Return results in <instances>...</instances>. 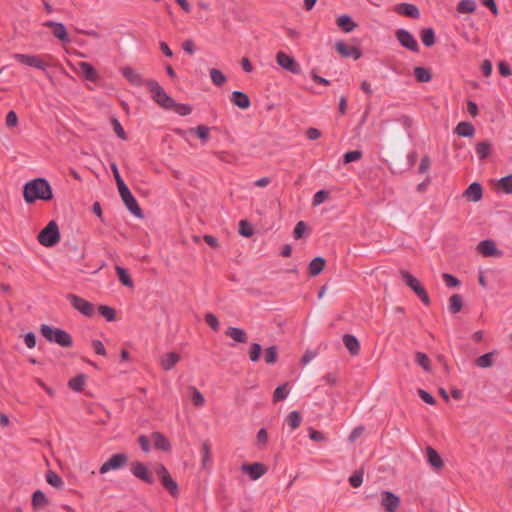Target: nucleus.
Instances as JSON below:
<instances>
[{"instance_id": "2f4dec72", "label": "nucleus", "mask_w": 512, "mask_h": 512, "mask_svg": "<svg viewBox=\"0 0 512 512\" xmlns=\"http://www.w3.org/2000/svg\"><path fill=\"white\" fill-rule=\"evenodd\" d=\"M475 151L479 160L486 159L492 151V145L489 141H482L476 144Z\"/></svg>"}, {"instance_id": "aec40b11", "label": "nucleus", "mask_w": 512, "mask_h": 512, "mask_svg": "<svg viewBox=\"0 0 512 512\" xmlns=\"http://www.w3.org/2000/svg\"><path fill=\"white\" fill-rule=\"evenodd\" d=\"M122 75L135 86H146L147 80H144L140 73L131 67H124L121 70Z\"/></svg>"}, {"instance_id": "bb28decb", "label": "nucleus", "mask_w": 512, "mask_h": 512, "mask_svg": "<svg viewBox=\"0 0 512 512\" xmlns=\"http://www.w3.org/2000/svg\"><path fill=\"white\" fill-rule=\"evenodd\" d=\"M495 355H497V351L496 350L488 352V353H485V354L479 356L475 360L476 366L479 367V368H482V369H486V368L491 367L493 365V363H494Z\"/></svg>"}, {"instance_id": "338daca9", "label": "nucleus", "mask_w": 512, "mask_h": 512, "mask_svg": "<svg viewBox=\"0 0 512 512\" xmlns=\"http://www.w3.org/2000/svg\"><path fill=\"white\" fill-rule=\"evenodd\" d=\"M195 133L203 141H206L209 137V129H208V127H206L204 125L197 126L195 128Z\"/></svg>"}, {"instance_id": "a19ab883", "label": "nucleus", "mask_w": 512, "mask_h": 512, "mask_svg": "<svg viewBox=\"0 0 512 512\" xmlns=\"http://www.w3.org/2000/svg\"><path fill=\"white\" fill-rule=\"evenodd\" d=\"M463 306L462 297L459 294H454L449 299V310L455 314L461 311Z\"/></svg>"}, {"instance_id": "f257e3e1", "label": "nucleus", "mask_w": 512, "mask_h": 512, "mask_svg": "<svg viewBox=\"0 0 512 512\" xmlns=\"http://www.w3.org/2000/svg\"><path fill=\"white\" fill-rule=\"evenodd\" d=\"M23 197L26 203L37 200L49 201L53 198L52 188L45 178H36L24 185Z\"/></svg>"}, {"instance_id": "4c0bfd02", "label": "nucleus", "mask_w": 512, "mask_h": 512, "mask_svg": "<svg viewBox=\"0 0 512 512\" xmlns=\"http://www.w3.org/2000/svg\"><path fill=\"white\" fill-rule=\"evenodd\" d=\"M119 281L126 287H133V281L130 275L127 273L126 269L121 266H116L115 268Z\"/></svg>"}, {"instance_id": "5701e85b", "label": "nucleus", "mask_w": 512, "mask_h": 512, "mask_svg": "<svg viewBox=\"0 0 512 512\" xmlns=\"http://www.w3.org/2000/svg\"><path fill=\"white\" fill-rule=\"evenodd\" d=\"M231 102L241 108V109H247L250 107V99L247 94L241 91H233L231 94Z\"/></svg>"}, {"instance_id": "dca6fc26", "label": "nucleus", "mask_w": 512, "mask_h": 512, "mask_svg": "<svg viewBox=\"0 0 512 512\" xmlns=\"http://www.w3.org/2000/svg\"><path fill=\"white\" fill-rule=\"evenodd\" d=\"M124 202L126 208L137 218H143V212L138 205L136 198L133 196L131 191L129 193L120 196Z\"/></svg>"}, {"instance_id": "3c124183", "label": "nucleus", "mask_w": 512, "mask_h": 512, "mask_svg": "<svg viewBox=\"0 0 512 512\" xmlns=\"http://www.w3.org/2000/svg\"><path fill=\"white\" fill-rule=\"evenodd\" d=\"M362 157V152L359 150L348 151L343 156V161L345 164L358 161Z\"/></svg>"}, {"instance_id": "052dcab7", "label": "nucleus", "mask_w": 512, "mask_h": 512, "mask_svg": "<svg viewBox=\"0 0 512 512\" xmlns=\"http://www.w3.org/2000/svg\"><path fill=\"white\" fill-rule=\"evenodd\" d=\"M202 465L206 466L210 462V445L207 441L202 443Z\"/></svg>"}, {"instance_id": "2eb2a0df", "label": "nucleus", "mask_w": 512, "mask_h": 512, "mask_svg": "<svg viewBox=\"0 0 512 512\" xmlns=\"http://www.w3.org/2000/svg\"><path fill=\"white\" fill-rule=\"evenodd\" d=\"M44 26L52 28L53 29V35L57 39H59L61 42H63V43L70 42V39H69L68 34H67L66 27H65V25L63 23L55 22V21H52V20H48V21H46L44 23Z\"/></svg>"}, {"instance_id": "cd10ccee", "label": "nucleus", "mask_w": 512, "mask_h": 512, "mask_svg": "<svg viewBox=\"0 0 512 512\" xmlns=\"http://www.w3.org/2000/svg\"><path fill=\"white\" fill-rule=\"evenodd\" d=\"M325 264L326 261L323 257H315L308 265L309 274L311 276L319 275L323 271Z\"/></svg>"}, {"instance_id": "7c9ffc66", "label": "nucleus", "mask_w": 512, "mask_h": 512, "mask_svg": "<svg viewBox=\"0 0 512 512\" xmlns=\"http://www.w3.org/2000/svg\"><path fill=\"white\" fill-rule=\"evenodd\" d=\"M79 67L84 77L91 82H96L98 79L97 71L93 68V66L88 62H80Z\"/></svg>"}, {"instance_id": "69168bd1", "label": "nucleus", "mask_w": 512, "mask_h": 512, "mask_svg": "<svg viewBox=\"0 0 512 512\" xmlns=\"http://www.w3.org/2000/svg\"><path fill=\"white\" fill-rule=\"evenodd\" d=\"M92 347L94 349V352L97 355L105 356L106 355V349L104 347V344L100 340H92Z\"/></svg>"}, {"instance_id": "c03bdc74", "label": "nucleus", "mask_w": 512, "mask_h": 512, "mask_svg": "<svg viewBox=\"0 0 512 512\" xmlns=\"http://www.w3.org/2000/svg\"><path fill=\"white\" fill-rule=\"evenodd\" d=\"M457 9L460 13H473L476 10V3L474 0H462Z\"/></svg>"}, {"instance_id": "49530a36", "label": "nucleus", "mask_w": 512, "mask_h": 512, "mask_svg": "<svg viewBox=\"0 0 512 512\" xmlns=\"http://www.w3.org/2000/svg\"><path fill=\"white\" fill-rule=\"evenodd\" d=\"M99 313L102 317H104L107 321L111 322L115 320V310L107 305H101L98 308Z\"/></svg>"}, {"instance_id": "f3484780", "label": "nucleus", "mask_w": 512, "mask_h": 512, "mask_svg": "<svg viewBox=\"0 0 512 512\" xmlns=\"http://www.w3.org/2000/svg\"><path fill=\"white\" fill-rule=\"evenodd\" d=\"M394 11L399 15L410 17L412 19H418L420 17V11L418 7L410 3L397 4L394 8Z\"/></svg>"}, {"instance_id": "20e7f679", "label": "nucleus", "mask_w": 512, "mask_h": 512, "mask_svg": "<svg viewBox=\"0 0 512 512\" xmlns=\"http://www.w3.org/2000/svg\"><path fill=\"white\" fill-rule=\"evenodd\" d=\"M38 241L45 247H53L60 241L58 225L55 221H50L44 229L38 234Z\"/></svg>"}, {"instance_id": "6e6d98bb", "label": "nucleus", "mask_w": 512, "mask_h": 512, "mask_svg": "<svg viewBox=\"0 0 512 512\" xmlns=\"http://www.w3.org/2000/svg\"><path fill=\"white\" fill-rule=\"evenodd\" d=\"M442 278L446 286L449 288L457 287L460 284V281L452 274L444 273Z\"/></svg>"}, {"instance_id": "79ce46f5", "label": "nucleus", "mask_w": 512, "mask_h": 512, "mask_svg": "<svg viewBox=\"0 0 512 512\" xmlns=\"http://www.w3.org/2000/svg\"><path fill=\"white\" fill-rule=\"evenodd\" d=\"M188 390L191 393V400L196 407H202L205 403V398L202 393L194 386H190Z\"/></svg>"}, {"instance_id": "473e14b6", "label": "nucleus", "mask_w": 512, "mask_h": 512, "mask_svg": "<svg viewBox=\"0 0 512 512\" xmlns=\"http://www.w3.org/2000/svg\"><path fill=\"white\" fill-rule=\"evenodd\" d=\"M226 335L238 343H246L247 342L246 333L241 328L229 327L228 330L226 331Z\"/></svg>"}, {"instance_id": "864d4df0", "label": "nucleus", "mask_w": 512, "mask_h": 512, "mask_svg": "<svg viewBox=\"0 0 512 512\" xmlns=\"http://www.w3.org/2000/svg\"><path fill=\"white\" fill-rule=\"evenodd\" d=\"M252 226L246 221L241 220L239 223V233L244 237H250L253 234Z\"/></svg>"}, {"instance_id": "c756f323", "label": "nucleus", "mask_w": 512, "mask_h": 512, "mask_svg": "<svg viewBox=\"0 0 512 512\" xmlns=\"http://www.w3.org/2000/svg\"><path fill=\"white\" fill-rule=\"evenodd\" d=\"M455 133L461 137H472L475 133V128L471 123L463 121L457 124Z\"/></svg>"}, {"instance_id": "6ab92c4d", "label": "nucleus", "mask_w": 512, "mask_h": 512, "mask_svg": "<svg viewBox=\"0 0 512 512\" xmlns=\"http://www.w3.org/2000/svg\"><path fill=\"white\" fill-rule=\"evenodd\" d=\"M241 470L242 472L249 474L252 480H257L266 473V467L261 463L242 465Z\"/></svg>"}, {"instance_id": "423d86ee", "label": "nucleus", "mask_w": 512, "mask_h": 512, "mask_svg": "<svg viewBox=\"0 0 512 512\" xmlns=\"http://www.w3.org/2000/svg\"><path fill=\"white\" fill-rule=\"evenodd\" d=\"M400 274L405 284L415 292L425 305H429V296L420 281L408 271L401 270Z\"/></svg>"}, {"instance_id": "ea45409f", "label": "nucleus", "mask_w": 512, "mask_h": 512, "mask_svg": "<svg viewBox=\"0 0 512 512\" xmlns=\"http://www.w3.org/2000/svg\"><path fill=\"white\" fill-rule=\"evenodd\" d=\"M301 420V415L298 411H291L286 417V422L291 430L297 429L301 424Z\"/></svg>"}, {"instance_id": "e2e57ef3", "label": "nucleus", "mask_w": 512, "mask_h": 512, "mask_svg": "<svg viewBox=\"0 0 512 512\" xmlns=\"http://www.w3.org/2000/svg\"><path fill=\"white\" fill-rule=\"evenodd\" d=\"M112 124L114 126V131L115 133L117 134V136L120 138V139H123L125 140L126 139V133L122 127V125L120 124V122L116 119V118H113L112 119Z\"/></svg>"}, {"instance_id": "bf43d9fd", "label": "nucleus", "mask_w": 512, "mask_h": 512, "mask_svg": "<svg viewBox=\"0 0 512 512\" xmlns=\"http://www.w3.org/2000/svg\"><path fill=\"white\" fill-rule=\"evenodd\" d=\"M177 114L181 116L189 115L192 112V108L188 104H177L173 107Z\"/></svg>"}, {"instance_id": "a878e982", "label": "nucleus", "mask_w": 512, "mask_h": 512, "mask_svg": "<svg viewBox=\"0 0 512 512\" xmlns=\"http://www.w3.org/2000/svg\"><path fill=\"white\" fill-rule=\"evenodd\" d=\"M343 343H344L345 347L347 348V350L352 355H357L359 353L360 343L355 336H353L351 334H345L343 336Z\"/></svg>"}, {"instance_id": "774afa93", "label": "nucleus", "mask_w": 512, "mask_h": 512, "mask_svg": "<svg viewBox=\"0 0 512 512\" xmlns=\"http://www.w3.org/2000/svg\"><path fill=\"white\" fill-rule=\"evenodd\" d=\"M305 231H306V224H305L303 221H299V222L296 224V226H295V228H294V231H293V233H294V237H295L296 239H300V238H302V237H303V235H304V233H305Z\"/></svg>"}, {"instance_id": "b1692460", "label": "nucleus", "mask_w": 512, "mask_h": 512, "mask_svg": "<svg viewBox=\"0 0 512 512\" xmlns=\"http://www.w3.org/2000/svg\"><path fill=\"white\" fill-rule=\"evenodd\" d=\"M152 440L154 442V446L162 451H169L171 449V444L167 437L160 433V432H154L151 435Z\"/></svg>"}, {"instance_id": "6e6552de", "label": "nucleus", "mask_w": 512, "mask_h": 512, "mask_svg": "<svg viewBox=\"0 0 512 512\" xmlns=\"http://www.w3.org/2000/svg\"><path fill=\"white\" fill-rule=\"evenodd\" d=\"M276 63L284 70L292 74H300L301 67L295 58L291 55L286 54L283 51H279L276 54Z\"/></svg>"}, {"instance_id": "c85d7f7f", "label": "nucleus", "mask_w": 512, "mask_h": 512, "mask_svg": "<svg viewBox=\"0 0 512 512\" xmlns=\"http://www.w3.org/2000/svg\"><path fill=\"white\" fill-rule=\"evenodd\" d=\"M426 457L432 467L439 469L443 466V461L438 452L430 446L426 448Z\"/></svg>"}, {"instance_id": "c9c22d12", "label": "nucleus", "mask_w": 512, "mask_h": 512, "mask_svg": "<svg viewBox=\"0 0 512 512\" xmlns=\"http://www.w3.org/2000/svg\"><path fill=\"white\" fill-rule=\"evenodd\" d=\"M48 503L47 497L41 490H37L32 495V506L36 509L44 507Z\"/></svg>"}, {"instance_id": "37998d69", "label": "nucleus", "mask_w": 512, "mask_h": 512, "mask_svg": "<svg viewBox=\"0 0 512 512\" xmlns=\"http://www.w3.org/2000/svg\"><path fill=\"white\" fill-rule=\"evenodd\" d=\"M46 481L53 487L61 489L64 485L62 478L55 472L49 471L46 474Z\"/></svg>"}, {"instance_id": "13d9d810", "label": "nucleus", "mask_w": 512, "mask_h": 512, "mask_svg": "<svg viewBox=\"0 0 512 512\" xmlns=\"http://www.w3.org/2000/svg\"><path fill=\"white\" fill-rule=\"evenodd\" d=\"M349 483L352 487H360L363 483V473L356 472L349 477Z\"/></svg>"}, {"instance_id": "58836bf2", "label": "nucleus", "mask_w": 512, "mask_h": 512, "mask_svg": "<svg viewBox=\"0 0 512 512\" xmlns=\"http://www.w3.org/2000/svg\"><path fill=\"white\" fill-rule=\"evenodd\" d=\"M210 78L212 83L218 87L222 86L227 81L226 76L216 68L210 70Z\"/></svg>"}, {"instance_id": "e433bc0d", "label": "nucleus", "mask_w": 512, "mask_h": 512, "mask_svg": "<svg viewBox=\"0 0 512 512\" xmlns=\"http://www.w3.org/2000/svg\"><path fill=\"white\" fill-rule=\"evenodd\" d=\"M85 385V376L83 374H79L74 378L70 379L68 382V386L75 392H81Z\"/></svg>"}, {"instance_id": "680f3d73", "label": "nucleus", "mask_w": 512, "mask_h": 512, "mask_svg": "<svg viewBox=\"0 0 512 512\" xmlns=\"http://www.w3.org/2000/svg\"><path fill=\"white\" fill-rule=\"evenodd\" d=\"M430 166H431L430 158L428 156H423L420 160L418 172L420 174H424L429 170Z\"/></svg>"}, {"instance_id": "1a4fd4ad", "label": "nucleus", "mask_w": 512, "mask_h": 512, "mask_svg": "<svg viewBox=\"0 0 512 512\" xmlns=\"http://www.w3.org/2000/svg\"><path fill=\"white\" fill-rule=\"evenodd\" d=\"M67 299L70 301L72 307L84 316L91 317L94 314V305L84 298L75 294H69Z\"/></svg>"}, {"instance_id": "f8f14e48", "label": "nucleus", "mask_w": 512, "mask_h": 512, "mask_svg": "<svg viewBox=\"0 0 512 512\" xmlns=\"http://www.w3.org/2000/svg\"><path fill=\"white\" fill-rule=\"evenodd\" d=\"M381 505L385 512H396L400 505V499L391 491H383L381 493Z\"/></svg>"}, {"instance_id": "a18cd8bd", "label": "nucleus", "mask_w": 512, "mask_h": 512, "mask_svg": "<svg viewBox=\"0 0 512 512\" xmlns=\"http://www.w3.org/2000/svg\"><path fill=\"white\" fill-rule=\"evenodd\" d=\"M288 394V384L279 385L274 391L273 400L274 402L282 401L287 398Z\"/></svg>"}, {"instance_id": "39448f33", "label": "nucleus", "mask_w": 512, "mask_h": 512, "mask_svg": "<svg viewBox=\"0 0 512 512\" xmlns=\"http://www.w3.org/2000/svg\"><path fill=\"white\" fill-rule=\"evenodd\" d=\"M156 475L159 477L163 487L168 490L172 497H178L179 487L177 482L172 478L169 471L163 464H157L154 467Z\"/></svg>"}, {"instance_id": "393cba45", "label": "nucleus", "mask_w": 512, "mask_h": 512, "mask_svg": "<svg viewBox=\"0 0 512 512\" xmlns=\"http://www.w3.org/2000/svg\"><path fill=\"white\" fill-rule=\"evenodd\" d=\"M336 23L345 33H349L357 27L356 22L346 14L340 15Z\"/></svg>"}, {"instance_id": "09e8293b", "label": "nucleus", "mask_w": 512, "mask_h": 512, "mask_svg": "<svg viewBox=\"0 0 512 512\" xmlns=\"http://www.w3.org/2000/svg\"><path fill=\"white\" fill-rule=\"evenodd\" d=\"M277 348L270 346L265 350L264 360L267 364H274L277 361Z\"/></svg>"}, {"instance_id": "de8ad7c7", "label": "nucleus", "mask_w": 512, "mask_h": 512, "mask_svg": "<svg viewBox=\"0 0 512 512\" xmlns=\"http://www.w3.org/2000/svg\"><path fill=\"white\" fill-rule=\"evenodd\" d=\"M415 358L419 366H421L425 371H430V360L425 353L417 352L415 354Z\"/></svg>"}, {"instance_id": "ddd939ff", "label": "nucleus", "mask_w": 512, "mask_h": 512, "mask_svg": "<svg viewBox=\"0 0 512 512\" xmlns=\"http://www.w3.org/2000/svg\"><path fill=\"white\" fill-rule=\"evenodd\" d=\"M336 51L343 57L353 58L357 60L361 57V51L356 46H349L344 41H337L335 43Z\"/></svg>"}, {"instance_id": "4468645a", "label": "nucleus", "mask_w": 512, "mask_h": 512, "mask_svg": "<svg viewBox=\"0 0 512 512\" xmlns=\"http://www.w3.org/2000/svg\"><path fill=\"white\" fill-rule=\"evenodd\" d=\"M131 473L136 477L144 481L145 483L152 484L154 479L151 473L148 471L145 464L142 462H134L131 465Z\"/></svg>"}, {"instance_id": "4d7b16f0", "label": "nucleus", "mask_w": 512, "mask_h": 512, "mask_svg": "<svg viewBox=\"0 0 512 512\" xmlns=\"http://www.w3.org/2000/svg\"><path fill=\"white\" fill-rule=\"evenodd\" d=\"M205 321L211 327V329H213L214 331H218L220 324L218 318L214 314H206Z\"/></svg>"}, {"instance_id": "9b49d317", "label": "nucleus", "mask_w": 512, "mask_h": 512, "mask_svg": "<svg viewBox=\"0 0 512 512\" xmlns=\"http://www.w3.org/2000/svg\"><path fill=\"white\" fill-rule=\"evenodd\" d=\"M13 58L23 65L39 70H45L47 68V64L39 56L15 53Z\"/></svg>"}, {"instance_id": "4be33fe9", "label": "nucleus", "mask_w": 512, "mask_h": 512, "mask_svg": "<svg viewBox=\"0 0 512 512\" xmlns=\"http://www.w3.org/2000/svg\"><path fill=\"white\" fill-rule=\"evenodd\" d=\"M180 355L176 352H168L160 360V366L163 370L169 371L180 361Z\"/></svg>"}, {"instance_id": "7ed1b4c3", "label": "nucleus", "mask_w": 512, "mask_h": 512, "mask_svg": "<svg viewBox=\"0 0 512 512\" xmlns=\"http://www.w3.org/2000/svg\"><path fill=\"white\" fill-rule=\"evenodd\" d=\"M146 86L151 92L152 99L160 107L164 109H172L175 106V101L170 97L164 88L154 79L147 80Z\"/></svg>"}, {"instance_id": "f704fd0d", "label": "nucleus", "mask_w": 512, "mask_h": 512, "mask_svg": "<svg viewBox=\"0 0 512 512\" xmlns=\"http://www.w3.org/2000/svg\"><path fill=\"white\" fill-rule=\"evenodd\" d=\"M414 75L416 80L421 83L429 82L432 78L430 71L427 68L421 66L414 68Z\"/></svg>"}, {"instance_id": "0e129e2a", "label": "nucleus", "mask_w": 512, "mask_h": 512, "mask_svg": "<svg viewBox=\"0 0 512 512\" xmlns=\"http://www.w3.org/2000/svg\"><path fill=\"white\" fill-rule=\"evenodd\" d=\"M268 440V433L265 428H261L257 433V443L262 448L266 445Z\"/></svg>"}, {"instance_id": "0eeeda50", "label": "nucleus", "mask_w": 512, "mask_h": 512, "mask_svg": "<svg viewBox=\"0 0 512 512\" xmlns=\"http://www.w3.org/2000/svg\"><path fill=\"white\" fill-rule=\"evenodd\" d=\"M128 462V457L124 453L113 454L107 461H105L99 468L100 474H106L112 470L121 469Z\"/></svg>"}, {"instance_id": "8fccbe9b", "label": "nucleus", "mask_w": 512, "mask_h": 512, "mask_svg": "<svg viewBox=\"0 0 512 512\" xmlns=\"http://www.w3.org/2000/svg\"><path fill=\"white\" fill-rule=\"evenodd\" d=\"M329 197V192L326 190H319L316 192L312 199L313 206H318L324 203Z\"/></svg>"}, {"instance_id": "72a5a7b5", "label": "nucleus", "mask_w": 512, "mask_h": 512, "mask_svg": "<svg viewBox=\"0 0 512 512\" xmlns=\"http://www.w3.org/2000/svg\"><path fill=\"white\" fill-rule=\"evenodd\" d=\"M421 41L426 47H430L435 44V32L433 28L422 29L420 33Z\"/></svg>"}, {"instance_id": "9d476101", "label": "nucleus", "mask_w": 512, "mask_h": 512, "mask_svg": "<svg viewBox=\"0 0 512 512\" xmlns=\"http://www.w3.org/2000/svg\"><path fill=\"white\" fill-rule=\"evenodd\" d=\"M395 37L400 45L413 52H418L419 46L414 36L405 29H398L395 32Z\"/></svg>"}, {"instance_id": "412c9836", "label": "nucleus", "mask_w": 512, "mask_h": 512, "mask_svg": "<svg viewBox=\"0 0 512 512\" xmlns=\"http://www.w3.org/2000/svg\"><path fill=\"white\" fill-rule=\"evenodd\" d=\"M478 252L481 253L483 256L491 257L495 255H499L500 252L496 247V244L492 240H483L479 243Z\"/></svg>"}, {"instance_id": "603ef678", "label": "nucleus", "mask_w": 512, "mask_h": 512, "mask_svg": "<svg viewBox=\"0 0 512 512\" xmlns=\"http://www.w3.org/2000/svg\"><path fill=\"white\" fill-rule=\"evenodd\" d=\"M499 185L505 193L512 194V175L501 178Z\"/></svg>"}, {"instance_id": "a211bd4d", "label": "nucleus", "mask_w": 512, "mask_h": 512, "mask_svg": "<svg viewBox=\"0 0 512 512\" xmlns=\"http://www.w3.org/2000/svg\"><path fill=\"white\" fill-rule=\"evenodd\" d=\"M483 190L482 186L478 182L471 183L466 190L463 192V197L467 201L478 202L482 199Z\"/></svg>"}, {"instance_id": "5fc2aeb1", "label": "nucleus", "mask_w": 512, "mask_h": 512, "mask_svg": "<svg viewBox=\"0 0 512 512\" xmlns=\"http://www.w3.org/2000/svg\"><path fill=\"white\" fill-rule=\"evenodd\" d=\"M261 346L258 343H252L249 353V358L252 362H257L260 358Z\"/></svg>"}, {"instance_id": "f03ea898", "label": "nucleus", "mask_w": 512, "mask_h": 512, "mask_svg": "<svg viewBox=\"0 0 512 512\" xmlns=\"http://www.w3.org/2000/svg\"><path fill=\"white\" fill-rule=\"evenodd\" d=\"M40 332L50 343H56L62 347H70L73 344L71 335L63 329L43 324L41 325Z\"/></svg>"}]
</instances>
